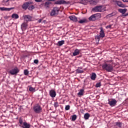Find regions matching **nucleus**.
<instances>
[{
	"instance_id": "c756f323",
	"label": "nucleus",
	"mask_w": 128,
	"mask_h": 128,
	"mask_svg": "<svg viewBox=\"0 0 128 128\" xmlns=\"http://www.w3.org/2000/svg\"><path fill=\"white\" fill-rule=\"evenodd\" d=\"M116 12H112L111 14L108 15V16H116Z\"/></svg>"
},
{
	"instance_id": "393cba45",
	"label": "nucleus",
	"mask_w": 128,
	"mask_h": 128,
	"mask_svg": "<svg viewBox=\"0 0 128 128\" xmlns=\"http://www.w3.org/2000/svg\"><path fill=\"white\" fill-rule=\"evenodd\" d=\"M84 89L80 90V92L78 93V96H84Z\"/></svg>"
},
{
	"instance_id": "c03bdc74",
	"label": "nucleus",
	"mask_w": 128,
	"mask_h": 128,
	"mask_svg": "<svg viewBox=\"0 0 128 128\" xmlns=\"http://www.w3.org/2000/svg\"><path fill=\"white\" fill-rule=\"evenodd\" d=\"M124 2H128V0H122Z\"/></svg>"
},
{
	"instance_id": "9b49d317",
	"label": "nucleus",
	"mask_w": 128,
	"mask_h": 128,
	"mask_svg": "<svg viewBox=\"0 0 128 128\" xmlns=\"http://www.w3.org/2000/svg\"><path fill=\"white\" fill-rule=\"evenodd\" d=\"M14 9V8H4V7H0V10L2 12H10V10H12Z\"/></svg>"
},
{
	"instance_id": "473e14b6",
	"label": "nucleus",
	"mask_w": 128,
	"mask_h": 128,
	"mask_svg": "<svg viewBox=\"0 0 128 128\" xmlns=\"http://www.w3.org/2000/svg\"><path fill=\"white\" fill-rule=\"evenodd\" d=\"M86 22V19L81 20L80 21H78L79 24H84Z\"/></svg>"
},
{
	"instance_id": "f704fd0d",
	"label": "nucleus",
	"mask_w": 128,
	"mask_h": 128,
	"mask_svg": "<svg viewBox=\"0 0 128 128\" xmlns=\"http://www.w3.org/2000/svg\"><path fill=\"white\" fill-rule=\"evenodd\" d=\"M102 86V84L100 82L96 84V88H100Z\"/></svg>"
},
{
	"instance_id": "7ed1b4c3",
	"label": "nucleus",
	"mask_w": 128,
	"mask_h": 128,
	"mask_svg": "<svg viewBox=\"0 0 128 128\" xmlns=\"http://www.w3.org/2000/svg\"><path fill=\"white\" fill-rule=\"evenodd\" d=\"M33 110L36 114H40L42 112V108L38 104L34 106Z\"/></svg>"
},
{
	"instance_id": "f3484780",
	"label": "nucleus",
	"mask_w": 128,
	"mask_h": 128,
	"mask_svg": "<svg viewBox=\"0 0 128 128\" xmlns=\"http://www.w3.org/2000/svg\"><path fill=\"white\" fill-rule=\"evenodd\" d=\"M28 28V22H24L21 25V28L22 30H26Z\"/></svg>"
},
{
	"instance_id": "5701e85b",
	"label": "nucleus",
	"mask_w": 128,
	"mask_h": 128,
	"mask_svg": "<svg viewBox=\"0 0 128 128\" xmlns=\"http://www.w3.org/2000/svg\"><path fill=\"white\" fill-rule=\"evenodd\" d=\"M96 73H92V74L90 76L91 80H96Z\"/></svg>"
},
{
	"instance_id": "7c9ffc66",
	"label": "nucleus",
	"mask_w": 128,
	"mask_h": 128,
	"mask_svg": "<svg viewBox=\"0 0 128 128\" xmlns=\"http://www.w3.org/2000/svg\"><path fill=\"white\" fill-rule=\"evenodd\" d=\"M76 118H78V116L76 114L72 116V122H74V120H76Z\"/></svg>"
},
{
	"instance_id": "9d476101",
	"label": "nucleus",
	"mask_w": 128,
	"mask_h": 128,
	"mask_svg": "<svg viewBox=\"0 0 128 128\" xmlns=\"http://www.w3.org/2000/svg\"><path fill=\"white\" fill-rule=\"evenodd\" d=\"M23 18L26 22H30L32 18V17L30 15L23 16Z\"/></svg>"
},
{
	"instance_id": "2f4dec72",
	"label": "nucleus",
	"mask_w": 128,
	"mask_h": 128,
	"mask_svg": "<svg viewBox=\"0 0 128 128\" xmlns=\"http://www.w3.org/2000/svg\"><path fill=\"white\" fill-rule=\"evenodd\" d=\"M28 74H30V72L28 70H24V76H28Z\"/></svg>"
},
{
	"instance_id": "6e6552de",
	"label": "nucleus",
	"mask_w": 128,
	"mask_h": 128,
	"mask_svg": "<svg viewBox=\"0 0 128 128\" xmlns=\"http://www.w3.org/2000/svg\"><path fill=\"white\" fill-rule=\"evenodd\" d=\"M118 11L119 12H120V14H124V16H128V12L126 13V12H128V9L124 8V9H122V8H120L118 10Z\"/></svg>"
},
{
	"instance_id": "c85d7f7f",
	"label": "nucleus",
	"mask_w": 128,
	"mask_h": 128,
	"mask_svg": "<svg viewBox=\"0 0 128 128\" xmlns=\"http://www.w3.org/2000/svg\"><path fill=\"white\" fill-rule=\"evenodd\" d=\"M28 10H34V5L28 6Z\"/></svg>"
},
{
	"instance_id": "e433bc0d",
	"label": "nucleus",
	"mask_w": 128,
	"mask_h": 128,
	"mask_svg": "<svg viewBox=\"0 0 128 128\" xmlns=\"http://www.w3.org/2000/svg\"><path fill=\"white\" fill-rule=\"evenodd\" d=\"M54 106L56 108L59 106V104H58V102H55L54 103Z\"/></svg>"
},
{
	"instance_id": "cd10ccee",
	"label": "nucleus",
	"mask_w": 128,
	"mask_h": 128,
	"mask_svg": "<svg viewBox=\"0 0 128 128\" xmlns=\"http://www.w3.org/2000/svg\"><path fill=\"white\" fill-rule=\"evenodd\" d=\"M24 122L22 118H19V124H20V126H22V124Z\"/></svg>"
},
{
	"instance_id": "37998d69",
	"label": "nucleus",
	"mask_w": 128,
	"mask_h": 128,
	"mask_svg": "<svg viewBox=\"0 0 128 128\" xmlns=\"http://www.w3.org/2000/svg\"><path fill=\"white\" fill-rule=\"evenodd\" d=\"M36 2H42V0H34Z\"/></svg>"
},
{
	"instance_id": "bb28decb",
	"label": "nucleus",
	"mask_w": 128,
	"mask_h": 128,
	"mask_svg": "<svg viewBox=\"0 0 128 128\" xmlns=\"http://www.w3.org/2000/svg\"><path fill=\"white\" fill-rule=\"evenodd\" d=\"M88 2V0H80V4H86Z\"/></svg>"
},
{
	"instance_id": "4be33fe9",
	"label": "nucleus",
	"mask_w": 128,
	"mask_h": 128,
	"mask_svg": "<svg viewBox=\"0 0 128 128\" xmlns=\"http://www.w3.org/2000/svg\"><path fill=\"white\" fill-rule=\"evenodd\" d=\"M76 72H77V74H82L84 73V70H82V68L78 67L76 70Z\"/></svg>"
},
{
	"instance_id": "39448f33",
	"label": "nucleus",
	"mask_w": 128,
	"mask_h": 128,
	"mask_svg": "<svg viewBox=\"0 0 128 128\" xmlns=\"http://www.w3.org/2000/svg\"><path fill=\"white\" fill-rule=\"evenodd\" d=\"M18 72H20V69H18V67H15L14 68H12L9 71V74L12 76L16 75Z\"/></svg>"
},
{
	"instance_id": "f03ea898",
	"label": "nucleus",
	"mask_w": 128,
	"mask_h": 128,
	"mask_svg": "<svg viewBox=\"0 0 128 128\" xmlns=\"http://www.w3.org/2000/svg\"><path fill=\"white\" fill-rule=\"evenodd\" d=\"M100 34L97 35L95 36V40H98V42H100V38H104V36H106V34H104V28L102 27L100 28Z\"/></svg>"
},
{
	"instance_id": "de8ad7c7",
	"label": "nucleus",
	"mask_w": 128,
	"mask_h": 128,
	"mask_svg": "<svg viewBox=\"0 0 128 128\" xmlns=\"http://www.w3.org/2000/svg\"><path fill=\"white\" fill-rule=\"evenodd\" d=\"M4 18H5L6 20L7 18H8L7 16H6L4 17Z\"/></svg>"
},
{
	"instance_id": "dca6fc26",
	"label": "nucleus",
	"mask_w": 128,
	"mask_h": 128,
	"mask_svg": "<svg viewBox=\"0 0 128 128\" xmlns=\"http://www.w3.org/2000/svg\"><path fill=\"white\" fill-rule=\"evenodd\" d=\"M69 18L74 22H78V18H76L74 15L70 16Z\"/></svg>"
},
{
	"instance_id": "20e7f679",
	"label": "nucleus",
	"mask_w": 128,
	"mask_h": 128,
	"mask_svg": "<svg viewBox=\"0 0 128 128\" xmlns=\"http://www.w3.org/2000/svg\"><path fill=\"white\" fill-rule=\"evenodd\" d=\"M92 10L94 12H102L104 10V8H102V6H98L92 8Z\"/></svg>"
},
{
	"instance_id": "aec40b11",
	"label": "nucleus",
	"mask_w": 128,
	"mask_h": 128,
	"mask_svg": "<svg viewBox=\"0 0 128 128\" xmlns=\"http://www.w3.org/2000/svg\"><path fill=\"white\" fill-rule=\"evenodd\" d=\"M11 16L12 18H15L16 20H18L20 18L18 14H13Z\"/></svg>"
},
{
	"instance_id": "a211bd4d",
	"label": "nucleus",
	"mask_w": 128,
	"mask_h": 128,
	"mask_svg": "<svg viewBox=\"0 0 128 128\" xmlns=\"http://www.w3.org/2000/svg\"><path fill=\"white\" fill-rule=\"evenodd\" d=\"M80 50L76 49L73 52L72 54L74 56H76L78 54H80Z\"/></svg>"
},
{
	"instance_id": "c9c22d12",
	"label": "nucleus",
	"mask_w": 128,
	"mask_h": 128,
	"mask_svg": "<svg viewBox=\"0 0 128 128\" xmlns=\"http://www.w3.org/2000/svg\"><path fill=\"white\" fill-rule=\"evenodd\" d=\"M116 126H117L118 128H122V122H116Z\"/></svg>"
},
{
	"instance_id": "4468645a",
	"label": "nucleus",
	"mask_w": 128,
	"mask_h": 128,
	"mask_svg": "<svg viewBox=\"0 0 128 128\" xmlns=\"http://www.w3.org/2000/svg\"><path fill=\"white\" fill-rule=\"evenodd\" d=\"M50 96L51 98H56V92L54 90H50L49 92Z\"/></svg>"
},
{
	"instance_id": "09e8293b",
	"label": "nucleus",
	"mask_w": 128,
	"mask_h": 128,
	"mask_svg": "<svg viewBox=\"0 0 128 128\" xmlns=\"http://www.w3.org/2000/svg\"><path fill=\"white\" fill-rule=\"evenodd\" d=\"M44 22H46V20L43 21Z\"/></svg>"
},
{
	"instance_id": "49530a36",
	"label": "nucleus",
	"mask_w": 128,
	"mask_h": 128,
	"mask_svg": "<svg viewBox=\"0 0 128 128\" xmlns=\"http://www.w3.org/2000/svg\"><path fill=\"white\" fill-rule=\"evenodd\" d=\"M48 2H54L56 0H48Z\"/></svg>"
},
{
	"instance_id": "a19ab883",
	"label": "nucleus",
	"mask_w": 128,
	"mask_h": 128,
	"mask_svg": "<svg viewBox=\"0 0 128 128\" xmlns=\"http://www.w3.org/2000/svg\"><path fill=\"white\" fill-rule=\"evenodd\" d=\"M118 0H112V2H114V4H118Z\"/></svg>"
},
{
	"instance_id": "f8f14e48",
	"label": "nucleus",
	"mask_w": 128,
	"mask_h": 128,
	"mask_svg": "<svg viewBox=\"0 0 128 128\" xmlns=\"http://www.w3.org/2000/svg\"><path fill=\"white\" fill-rule=\"evenodd\" d=\"M116 99H112L111 101H108V104L110 106H114L116 104Z\"/></svg>"
},
{
	"instance_id": "4c0bfd02",
	"label": "nucleus",
	"mask_w": 128,
	"mask_h": 128,
	"mask_svg": "<svg viewBox=\"0 0 128 128\" xmlns=\"http://www.w3.org/2000/svg\"><path fill=\"white\" fill-rule=\"evenodd\" d=\"M70 108V105L66 106L65 107L66 110H69Z\"/></svg>"
},
{
	"instance_id": "a18cd8bd",
	"label": "nucleus",
	"mask_w": 128,
	"mask_h": 128,
	"mask_svg": "<svg viewBox=\"0 0 128 128\" xmlns=\"http://www.w3.org/2000/svg\"><path fill=\"white\" fill-rule=\"evenodd\" d=\"M42 19H40L38 20V22L40 23L42 22Z\"/></svg>"
},
{
	"instance_id": "412c9836",
	"label": "nucleus",
	"mask_w": 128,
	"mask_h": 128,
	"mask_svg": "<svg viewBox=\"0 0 128 128\" xmlns=\"http://www.w3.org/2000/svg\"><path fill=\"white\" fill-rule=\"evenodd\" d=\"M50 4L52 3L49 2H46L44 4V8H50Z\"/></svg>"
},
{
	"instance_id": "f257e3e1",
	"label": "nucleus",
	"mask_w": 128,
	"mask_h": 128,
	"mask_svg": "<svg viewBox=\"0 0 128 128\" xmlns=\"http://www.w3.org/2000/svg\"><path fill=\"white\" fill-rule=\"evenodd\" d=\"M102 69L108 72H112L114 70V66L108 64H104L102 66Z\"/></svg>"
},
{
	"instance_id": "ddd939ff",
	"label": "nucleus",
	"mask_w": 128,
	"mask_h": 128,
	"mask_svg": "<svg viewBox=\"0 0 128 128\" xmlns=\"http://www.w3.org/2000/svg\"><path fill=\"white\" fill-rule=\"evenodd\" d=\"M20 126L22 128H30V124L26 122H24L23 124Z\"/></svg>"
},
{
	"instance_id": "a878e982",
	"label": "nucleus",
	"mask_w": 128,
	"mask_h": 128,
	"mask_svg": "<svg viewBox=\"0 0 128 128\" xmlns=\"http://www.w3.org/2000/svg\"><path fill=\"white\" fill-rule=\"evenodd\" d=\"M90 115L88 113H86L84 114V118H85V120H88V118H90Z\"/></svg>"
},
{
	"instance_id": "ea45409f",
	"label": "nucleus",
	"mask_w": 128,
	"mask_h": 128,
	"mask_svg": "<svg viewBox=\"0 0 128 128\" xmlns=\"http://www.w3.org/2000/svg\"><path fill=\"white\" fill-rule=\"evenodd\" d=\"M8 2V0H4L2 4L4 6H6V2Z\"/></svg>"
},
{
	"instance_id": "79ce46f5",
	"label": "nucleus",
	"mask_w": 128,
	"mask_h": 128,
	"mask_svg": "<svg viewBox=\"0 0 128 128\" xmlns=\"http://www.w3.org/2000/svg\"><path fill=\"white\" fill-rule=\"evenodd\" d=\"M34 64H38V60H34Z\"/></svg>"
},
{
	"instance_id": "1a4fd4ad",
	"label": "nucleus",
	"mask_w": 128,
	"mask_h": 128,
	"mask_svg": "<svg viewBox=\"0 0 128 128\" xmlns=\"http://www.w3.org/2000/svg\"><path fill=\"white\" fill-rule=\"evenodd\" d=\"M30 4H32V2H28L24 3L22 6V8L25 10H28V6H30Z\"/></svg>"
},
{
	"instance_id": "6ab92c4d",
	"label": "nucleus",
	"mask_w": 128,
	"mask_h": 128,
	"mask_svg": "<svg viewBox=\"0 0 128 128\" xmlns=\"http://www.w3.org/2000/svg\"><path fill=\"white\" fill-rule=\"evenodd\" d=\"M117 6L120 8H126V5H124L122 2L118 0L117 2Z\"/></svg>"
},
{
	"instance_id": "2eb2a0df",
	"label": "nucleus",
	"mask_w": 128,
	"mask_h": 128,
	"mask_svg": "<svg viewBox=\"0 0 128 128\" xmlns=\"http://www.w3.org/2000/svg\"><path fill=\"white\" fill-rule=\"evenodd\" d=\"M66 4V2L64 0H59L55 2V4Z\"/></svg>"
},
{
	"instance_id": "423d86ee",
	"label": "nucleus",
	"mask_w": 128,
	"mask_h": 128,
	"mask_svg": "<svg viewBox=\"0 0 128 128\" xmlns=\"http://www.w3.org/2000/svg\"><path fill=\"white\" fill-rule=\"evenodd\" d=\"M97 18H100V14H96L91 16L89 18L88 20L90 21L94 22L96 20Z\"/></svg>"
},
{
	"instance_id": "0eeeda50",
	"label": "nucleus",
	"mask_w": 128,
	"mask_h": 128,
	"mask_svg": "<svg viewBox=\"0 0 128 128\" xmlns=\"http://www.w3.org/2000/svg\"><path fill=\"white\" fill-rule=\"evenodd\" d=\"M58 12H60V8L58 7H55L52 10L50 16H56V14H58Z\"/></svg>"
},
{
	"instance_id": "58836bf2",
	"label": "nucleus",
	"mask_w": 128,
	"mask_h": 128,
	"mask_svg": "<svg viewBox=\"0 0 128 128\" xmlns=\"http://www.w3.org/2000/svg\"><path fill=\"white\" fill-rule=\"evenodd\" d=\"M112 25L110 24V25H108L106 26V28H112Z\"/></svg>"
},
{
	"instance_id": "b1692460",
	"label": "nucleus",
	"mask_w": 128,
	"mask_h": 128,
	"mask_svg": "<svg viewBox=\"0 0 128 128\" xmlns=\"http://www.w3.org/2000/svg\"><path fill=\"white\" fill-rule=\"evenodd\" d=\"M64 44V40L59 41L58 42V44L59 46H62V44Z\"/></svg>"
},
{
	"instance_id": "72a5a7b5",
	"label": "nucleus",
	"mask_w": 128,
	"mask_h": 128,
	"mask_svg": "<svg viewBox=\"0 0 128 128\" xmlns=\"http://www.w3.org/2000/svg\"><path fill=\"white\" fill-rule=\"evenodd\" d=\"M30 92H36V88H32V86L30 87L29 88Z\"/></svg>"
}]
</instances>
